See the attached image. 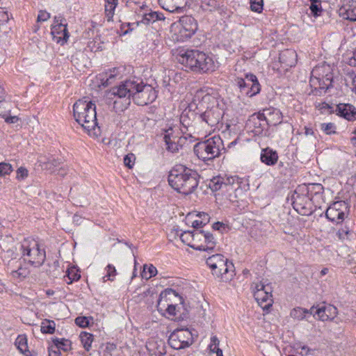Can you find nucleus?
I'll use <instances>...</instances> for the list:
<instances>
[{"instance_id":"1","label":"nucleus","mask_w":356,"mask_h":356,"mask_svg":"<svg viewBox=\"0 0 356 356\" xmlns=\"http://www.w3.org/2000/svg\"><path fill=\"white\" fill-rule=\"evenodd\" d=\"M224 115L219 99L204 90H199L193 95L192 102L181 113L180 122L184 129L191 125V118L202 120L208 126L217 125Z\"/></svg>"},{"instance_id":"2","label":"nucleus","mask_w":356,"mask_h":356,"mask_svg":"<svg viewBox=\"0 0 356 356\" xmlns=\"http://www.w3.org/2000/svg\"><path fill=\"white\" fill-rule=\"evenodd\" d=\"M113 95L122 102L115 99L113 107L116 111H122L130 104V98L132 97L135 103L140 106L147 105L153 102L156 98V91L148 84H144L138 79H130L120 83L118 86L113 87L110 90Z\"/></svg>"},{"instance_id":"3","label":"nucleus","mask_w":356,"mask_h":356,"mask_svg":"<svg viewBox=\"0 0 356 356\" xmlns=\"http://www.w3.org/2000/svg\"><path fill=\"white\" fill-rule=\"evenodd\" d=\"M176 59L186 69L195 72H213L217 67L212 57L197 50L179 49Z\"/></svg>"},{"instance_id":"4","label":"nucleus","mask_w":356,"mask_h":356,"mask_svg":"<svg viewBox=\"0 0 356 356\" xmlns=\"http://www.w3.org/2000/svg\"><path fill=\"white\" fill-rule=\"evenodd\" d=\"M73 113L76 121L87 133L93 137L100 135V127L97 122L95 104L88 98L77 100L73 106Z\"/></svg>"},{"instance_id":"5","label":"nucleus","mask_w":356,"mask_h":356,"mask_svg":"<svg viewBox=\"0 0 356 356\" xmlns=\"http://www.w3.org/2000/svg\"><path fill=\"white\" fill-rule=\"evenodd\" d=\"M170 186L179 193L189 195L199 184V175L195 170L183 165H177L168 175Z\"/></svg>"},{"instance_id":"6","label":"nucleus","mask_w":356,"mask_h":356,"mask_svg":"<svg viewBox=\"0 0 356 356\" xmlns=\"http://www.w3.org/2000/svg\"><path fill=\"white\" fill-rule=\"evenodd\" d=\"M17 250L24 262L34 268L42 266L46 259L45 250L33 238H24Z\"/></svg>"},{"instance_id":"7","label":"nucleus","mask_w":356,"mask_h":356,"mask_svg":"<svg viewBox=\"0 0 356 356\" xmlns=\"http://www.w3.org/2000/svg\"><path fill=\"white\" fill-rule=\"evenodd\" d=\"M183 298L172 289L162 291L157 302L158 311L169 318L177 316L183 307Z\"/></svg>"},{"instance_id":"8","label":"nucleus","mask_w":356,"mask_h":356,"mask_svg":"<svg viewBox=\"0 0 356 356\" xmlns=\"http://www.w3.org/2000/svg\"><path fill=\"white\" fill-rule=\"evenodd\" d=\"M181 242L197 250H211L216 242L212 234L203 230L186 231L180 234Z\"/></svg>"},{"instance_id":"9","label":"nucleus","mask_w":356,"mask_h":356,"mask_svg":"<svg viewBox=\"0 0 356 356\" xmlns=\"http://www.w3.org/2000/svg\"><path fill=\"white\" fill-rule=\"evenodd\" d=\"M222 150H224L223 143L218 136H213L194 146L195 154L203 161L211 160L218 156Z\"/></svg>"},{"instance_id":"10","label":"nucleus","mask_w":356,"mask_h":356,"mask_svg":"<svg viewBox=\"0 0 356 356\" xmlns=\"http://www.w3.org/2000/svg\"><path fill=\"white\" fill-rule=\"evenodd\" d=\"M207 264L212 273L223 282H227L234 276V266L220 254H213L207 259Z\"/></svg>"},{"instance_id":"11","label":"nucleus","mask_w":356,"mask_h":356,"mask_svg":"<svg viewBox=\"0 0 356 356\" xmlns=\"http://www.w3.org/2000/svg\"><path fill=\"white\" fill-rule=\"evenodd\" d=\"M170 29L172 32L178 34L181 40H185L195 34L197 30V23L193 17L186 15L173 23Z\"/></svg>"},{"instance_id":"12","label":"nucleus","mask_w":356,"mask_h":356,"mask_svg":"<svg viewBox=\"0 0 356 356\" xmlns=\"http://www.w3.org/2000/svg\"><path fill=\"white\" fill-rule=\"evenodd\" d=\"M252 289L256 301L263 309H268L273 305L272 287L270 284L261 281L254 283Z\"/></svg>"},{"instance_id":"13","label":"nucleus","mask_w":356,"mask_h":356,"mask_svg":"<svg viewBox=\"0 0 356 356\" xmlns=\"http://www.w3.org/2000/svg\"><path fill=\"white\" fill-rule=\"evenodd\" d=\"M193 342V334L188 329H177L169 337L168 343L175 350L189 347Z\"/></svg>"},{"instance_id":"14","label":"nucleus","mask_w":356,"mask_h":356,"mask_svg":"<svg viewBox=\"0 0 356 356\" xmlns=\"http://www.w3.org/2000/svg\"><path fill=\"white\" fill-rule=\"evenodd\" d=\"M243 179L237 176L226 177L222 193L230 201L234 202L243 193Z\"/></svg>"},{"instance_id":"15","label":"nucleus","mask_w":356,"mask_h":356,"mask_svg":"<svg viewBox=\"0 0 356 356\" xmlns=\"http://www.w3.org/2000/svg\"><path fill=\"white\" fill-rule=\"evenodd\" d=\"M293 207L299 213L308 216L312 213V197L306 193L299 191V186L296 188L292 196Z\"/></svg>"},{"instance_id":"16","label":"nucleus","mask_w":356,"mask_h":356,"mask_svg":"<svg viewBox=\"0 0 356 356\" xmlns=\"http://www.w3.org/2000/svg\"><path fill=\"white\" fill-rule=\"evenodd\" d=\"M348 212V204L344 201H337L327 209L325 216L330 221L340 223L347 216Z\"/></svg>"},{"instance_id":"17","label":"nucleus","mask_w":356,"mask_h":356,"mask_svg":"<svg viewBox=\"0 0 356 356\" xmlns=\"http://www.w3.org/2000/svg\"><path fill=\"white\" fill-rule=\"evenodd\" d=\"M337 309L333 305H322L318 307H312L310 314L316 319L322 321L333 320L337 315Z\"/></svg>"},{"instance_id":"18","label":"nucleus","mask_w":356,"mask_h":356,"mask_svg":"<svg viewBox=\"0 0 356 356\" xmlns=\"http://www.w3.org/2000/svg\"><path fill=\"white\" fill-rule=\"evenodd\" d=\"M246 127L255 135L261 134L267 127L265 116L260 112L252 114L246 122Z\"/></svg>"},{"instance_id":"19","label":"nucleus","mask_w":356,"mask_h":356,"mask_svg":"<svg viewBox=\"0 0 356 356\" xmlns=\"http://www.w3.org/2000/svg\"><path fill=\"white\" fill-rule=\"evenodd\" d=\"M339 15L344 19L355 22L356 1L354 0H343L339 9Z\"/></svg>"},{"instance_id":"20","label":"nucleus","mask_w":356,"mask_h":356,"mask_svg":"<svg viewBox=\"0 0 356 356\" xmlns=\"http://www.w3.org/2000/svg\"><path fill=\"white\" fill-rule=\"evenodd\" d=\"M163 140L166 145V149L170 152L171 145L176 142L183 129L178 124H170L164 129Z\"/></svg>"},{"instance_id":"21","label":"nucleus","mask_w":356,"mask_h":356,"mask_svg":"<svg viewBox=\"0 0 356 356\" xmlns=\"http://www.w3.org/2000/svg\"><path fill=\"white\" fill-rule=\"evenodd\" d=\"M195 140V138L194 136L183 130V134H181L176 142L171 145L170 152L172 153L177 152L181 148L189 147Z\"/></svg>"},{"instance_id":"22","label":"nucleus","mask_w":356,"mask_h":356,"mask_svg":"<svg viewBox=\"0 0 356 356\" xmlns=\"http://www.w3.org/2000/svg\"><path fill=\"white\" fill-rule=\"evenodd\" d=\"M160 6L170 13L183 12L188 3V0H159Z\"/></svg>"},{"instance_id":"23","label":"nucleus","mask_w":356,"mask_h":356,"mask_svg":"<svg viewBox=\"0 0 356 356\" xmlns=\"http://www.w3.org/2000/svg\"><path fill=\"white\" fill-rule=\"evenodd\" d=\"M261 114L265 116V120L266 121L267 125H277L280 124L282 120V113L277 108H266L264 110Z\"/></svg>"},{"instance_id":"24","label":"nucleus","mask_w":356,"mask_h":356,"mask_svg":"<svg viewBox=\"0 0 356 356\" xmlns=\"http://www.w3.org/2000/svg\"><path fill=\"white\" fill-rule=\"evenodd\" d=\"M337 115L344 118L348 120H356V108L349 104H339L336 108Z\"/></svg>"},{"instance_id":"25","label":"nucleus","mask_w":356,"mask_h":356,"mask_svg":"<svg viewBox=\"0 0 356 356\" xmlns=\"http://www.w3.org/2000/svg\"><path fill=\"white\" fill-rule=\"evenodd\" d=\"M51 34L54 40L57 42H61V44L66 42L69 38L67 26L52 25Z\"/></svg>"},{"instance_id":"26","label":"nucleus","mask_w":356,"mask_h":356,"mask_svg":"<svg viewBox=\"0 0 356 356\" xmlns=\"http://www.w3.org/2000/svg\"><path fill=\"white\" fill-rule=\"evenodd\" d=\"M299 191L306 193L312 200L314 195H321L323 192V186L321 184L312 183L308 185L299 186Z\"/></svg>"},{"instance_id":"27","label":"nucleus","mask_w":356,"mask_h":356,"mask_svg":"<svg viewBox=\"0 0 356 356\" xmlns=\"http://www.w3.org/2000/svg\"><path fill=\"white\" fill-rule=\"evenodd\" d=\"M278 160V155L275 151L270 148L262 149L261 153V161L268 165H275Z\"/></svg>"},{"instance_id":"28","label":"nucleus","mask_w":356,"mask_h":356,"mask_svg":"<svg viewBox=\"0 0 356 356\" xmlns=\"http://www.w3.org/2000/svg\"><path fill=\"white\" fill-rule=\"evenodd\" d=\"M280 60L286 67H292L296 65L297 61L296 52L291 49H286L280 54Z\"/></svg>"},{"instance_id":"29","label":"nucleus","mask_w":356,"mask_h":356,"mask_svg":"<svg viewBox=\"0 0 356 356\" xmlns=\"http://www.w3.org/2000/svg\"><path fill=\"white\" fill-rule=\"evenodd\" d=\"M118 75V70L117 68H113L110 70L108 72L100 74L99 79L103 86H108L113 82Z\"/></svg>"},{"instance_id":"30","label":"nucleus","mask_w":356,"mask_h":356,"mask_svg":"<svg viewBox=\"0 0 356 356\" xmlns=\"http://www.w3.org/2000/svg\"><path fill=\"white\" fill-rule=\"evenodd\" d=\"M259 348L263 356H275L279 352L277 347L273 343L268 341L263 342L259 346Z\"/></svg>"},{"instance_id":"31","label":"nucleus","mask_w":356,"mask_h":356,"mask_svg":"<svg viewBox=\"0 0 356 356\" xmlns=\"http://www.w3.org/2000/svg\"><path fill=\"white\" fill-rule=\"evenodd\" d=\"M15 344L22 354L25 356H31L28 348L27 339L24 335H19L15 340Z\"/></svg>"},{"instance_id":"32","label":"nucleus","mask_w":356,"mask_h":356,"mask_svg":"<svg viewBox=\"0 0 356 356\" xmlns=\"http://www.w3.org/2000/svg\"><path fill=\"white\" fill-rule=\"evenodd\" d=\"M164 19L165 17L162 13L157 12H150L143 15L141 22L145 24H148L158 20H163Z\"/></svg>"},{"instance_id":"33","label":"nucleus","mask_w":356,"mask_h":356,"mask_svg":"<svg viewBox=\"0 0 356 356\" xmlns=\"http://www.w3.org/2000/svg\"><path fill=\"white\" fill-rule=\"evenodd\" d=\"M225 177L220 176L213 177L209 182V187L212 191L223 190Z\"/></svg>"},{"instance_id":"34","label":"nucleus","mask_w":356,"mask_h":356,"mask_svg":"<svg viewBox=\"0 0 356 356\" xmlns=\"http://www.w3.org/2000/svg\"><path fill=\"white\" fill-rule=\"evenodd\" d=\"M30 273H31L30 268L26 266H23L22 265H20L17 270H13L11 272V275H12L13 277L17 278L19 280H24L27 276H29Z\"/></svg>"},{"instance_id":"35","label":"nucleus","mask_w":356,"mask_h":356,"mask_svg":"<svg viewBox=\"0 0 356 356\" xmlns=\"http://www.w3.org/2000/svg\"><path fill=\"white\" fill-rule=\"evenodd\" d=\"M66 277L67 280H65V282L67 284H70L74 281H78L81 277V275L75 266H71L66 271Z\"/></svg>"},{"instance_id":"36","label":"nucleus","mask_w":356,"mask_h":356,"mask_svg":"<svg viewBox=\"0 0 356 356\" xmlns=\"http://www.w3.org/2000/svg\"><path fill=\"white\" fill-rule=\"evenodd\" d=\"M53 342L55 345V348L56 351L60 352V350L67 352L71 348V341L68 339H55L53 340Z\"/></svg>"},{"instance_id":"37","label":"nucleus","mask_w":356,"mask_h":356,"mask_svg":"<svg viewBox=\"0 0 356 356\" xmlns=\"http://www.w3.org/2000/svg\"><path fill=\"white\" fill-rule=\"evenodd\" d=\"M105 13L108 21L113 17L114 11L118 4V0H105Z\"/></svg>"},{"instance_id":"38","label":"nucleus","mask_w":356,"mask_h":356,"mask_svg":"<svg viewBox=\"0 0 356 356\" xmlns=\"http://www.w3.org/2000/svg\"><path fill=\"white\" fill-rule=\"evenodd\" d=\"M157 274L156 268L152 264H145L143 266V270L141 273V277L145 280H149L154 277Z\"/></svg>"},{"instance_id":"39","label":"nucleus","mask_w":356,"mask_h":356,"mask_svg":"<svg viewBox=\"0 0 356 356\" xmlns=\"http://www.w3.org/2000/svg\"><path fill=\"white\" fill-rule=\"evenodd\" d=\"M256 81V76L252 74H250L246 75L245 79H238L237 83L241 91L245 92V91L247 90L248 88H249L251 81Z\"/></svg>"},{"instance_id":"40","label":"nucleus","mask_w":356,"mask_h":356,"mask_svg":"<svg viewBox=\"0 0 356 356\" xmlns=\"http://www.w3.org/2000/svg\"><path fill=\"white\" fill-rule=\"evenodd\" d=\"M56 323L54 321L45 319L41 323L42 333L53 334L55 331Z\"/></svg>"},{"instance_id":"41","label":"nucleus","mask_w":356,"mask_h":356,"mask_svg":"<svg viewBox=\"0 0 356 356\" xmlns=\"http://www.w3.org/2000/svg\"><path fill=\"white\" fill-rule=\"evenodd\" d=\"M80 339L83 348L88 351L93 341V335L90 333L83 332L80 334Z\"/></svg>"},{"instance_id":"42","label":"nucleus","mask_w":356,"mask_h":356,"mask_svg":"<svg viewBox=\"0 0 356 356\" xmlns=\"http://www.w3.org/2000/svg\"><path fill=\"white\" fill-rule=\"evenodd\" d=\"M308 313H310V309L307 310L301 307H297L291 312V316L294 319L300 321L304 319Z\"/></svg>"},{"instance_id":"43","label":"nucleus","mask_w":356,"mask_h":356,"mask_svg":"<svg viewBox=\"0 0 356 356\" xmlns=\"http://www.w3.org/2000/svg\"><path fill=\"white\" fill-rule=\"evenodd\" d=\"M205 11L213 12L220 7V3L216 0H205L202 5Z\"/></svg>"},{"instance_id":"44","label":"nucleus","mask_w":356,"mask_h":356,"mask_svg":"<svg viewBox=\"0 0 356 356\" xmlns=\"http://www.w3.org/2000/svg\"><path fill=\"white\" fill-rule=\"evenodd\" d=\"M106 274L103 277V282H106L108 280L113 281L117 275V270L114 266L108 264L106 267Z\"/></svg>"},{"instance_id":"45","label":"nucleus","mask_w":356,"mask_h":356,"mask_svg":"<svg viewBox=\"0 0 356 356\" xmlns=\"http://www.w3.org/2000/svg\"><path fill=\"white\" fill-rule=\"evenodd\" d=\"M259 91L260 86L257 79L256 78V81H251L249 88H248L247 90L245 91V93L249 97H252L259 93Z\"/></svg>"},{"instance_id":"46","label":"nucleus","mask_w":356,"mask_h":356,"mask_svg":"<svg viewBox=\"0 0 356 356\" xmlns=\"http://www.w3.org/2000/svg\"><path fill=\"white\" fill-rule=\"evenodd\" d=\"M321 129L326 134L330 135L336 133V126L332 122L321 124Z\"/></svg>"},{"instance_id":"47","label":"nucleus","mask_w":356,"mask_h":356,"mask_svg":"<svg viewBox=\"0 0 356 356\" xmlns=\"http://www.w3.org/2000/svg\"><path fill=\"white\" fill-rule=\"evenodd\" d=\"M263 0H250V8L252 11L260 13L263 10Z\"/></svg>"},{"instance_id":"48","label":"nucleus","mask_w":356,"mask_h":356,"mask_svg":"<svg viewBox=\"0 0 356 356\" xmlns=\"http://www.w3.org/2000/svg\"><path fill=\"white\" fill-rule=\"evenodd\" d=\"M13 170V167L10 163H0V177L9 175Z\"/></svg>"},{"instance_id":"49","label":"nucleus","mask_w":356,"mask_h":356,"mask_svg":"<svg viewBox=\"0 0 356 356\" xmlns=\"http://www.w3.org/2000/svg\"><path fill=\"white\" fill-rule=\"evenodd\" d=\"M136 156L134 154H128L124 158V163L129 168H132L135 164Z\"/></svg>"},{"instance_id":"50","label":"nucleus","mask_w":356,"mask_h":356,"mask_svg":"<svg viewBox=\"0 0 356 356\" xmlns=\"http://www.w3.org/2000/svg\"><path fill=\"white\" fill-rule=\"evenodd\" d=\"M218 346H219L218 339L217 338L216 336H213L211 338V343L209 344V346L210 351L212 353H216L217 354L218 350H221L220 348H219Z\"/></svg>"},{"instance_id":"51","label":"nucleus","mask_w":356,"mask_h":356,"mask_svg":"<svg viewBox=\"0 0 356 356\" xmlns=\"http://www.w3.org/2000/svg\"><path fill=\"white\" fill-rule=\"evenodd\" d=\"M29 175V172L26 168L24 167H20L17 170V179L19 181H22L25 179Z\"/></svg>"},{"instance_id":"52","label":"nucleus","mask_w":356,"mask_h":356,"mask_svg":"<svg viewBox=\"0 0 356 356\" xmlns=\"http://www.w3.org/2000/svg\"><path fill=\"white\" fill-rule=\"evenodd\" d=\"M310 10L314 15H319L320 13L321 12V6L319 1H316L315 3H312L310 6Z\"/></svg>"},{"instance_id":"53","label":"nucleus","mask_w":356,"mask_h":356,"mask_svg":"<svg viewBox=\"0 0 356 356\" xmlns=\"http://www.w3.org/2000/svg\"><path fill=\"white\" fill-rule=\"evenodd\" d=\"M75 323L81 327H86L89 325V319L86 316H79L76 318Z\"/></svg>"},{"instance_id":"54","label":"nucleus","mask_w":356,"mask_h":356,"mask_svg":"<svg viewBox=\"0 0 356 356\" xmlns=\"http://www.w3.org/2000/svg\"><path fill=\"white\" fill-rule=\"evenodd\" d=\"M321 70V67L317 66L313 69L312 71V77L310 82L312 83H314L315 81H318L320 79V71Z\"/></svg>"},{"instance_id":"55","label":"nucleus","mask_w":356,"mask_h":356,"mask_svg":"<svg viewBox=\"0 0 356 356\" xmlns=\"http://www.w3.org/2000/svg\"><path fill=\"white\" fill-rule=\"evenodd\" d=\"M351 233H350V231L349 230L348 228H343V229H339L337 233V235L338 236L339 238L341 239V240H345V239H347L348 238V235H350Z\"/></svg>"},{"instance_id":"56","label":"nucleus","mask_w":356,"mask_h":356,"mask_svg":"<svg viewBox=\"0 0 356 356\" xmlns=\"http://www.w3.org/2000/svg\"><path fill=\"white\" fill-rule=\"evenodd\" d=\"M50 13H49L48 12L45 10H40L38 15L37 21L38 22H46L50 18Z\"/></svg>"},{"instance_id":"57","label":"nucleus","mask_w":356,"mask_h":356,"mask_svg":"<svg viewBox=\"0 0 356 356\" xmlns=\"http://www.w3.org/2000/svg\"><path fill=\"white\" fill-rule=\"evenodd\" d=\"M197 216L199 217V219L201 220L200 224H203L204 225H207L210 220V217L209 214L207 213H199L197 214Z\"/></svg>"},{"instance_id":"58","label":"nucleus","mask_w":356,"mask_h":356,"mask_svg":"<svg viewBox=\"0 0 356 356\" xmlns=\"http://www.w3.org/2000/svg\"><path fill=\"white\" fill-rule=\"evenodd\" d=\"M65 21V19L62 16H56L53 25L67 26V24L64 23Z\"/></svg>"},{"instance_id":"59","label":"nucleus","mask_w":356,"mask_h":356,"mask_svg":"<svg viewBox=\"0 0 356 356\" xmlns=\"http://www.w3.org/2000/svg\"><path fill=\"white\" fill-rule=\"evenodd\" d=\"M3 118L5 119V121L7 123H10V124L16 123L19 120L17 116H5V115H3Z\"/></svg>"},{"instance_id":"60","label":"nucleus","mask_w":356,"mask_h":356,"mask_svg":"<svg viewBox=\"0 0 356 356\" xmlns=\"http://www.w3.org/2000/svg\"><path fill=\"white\" fill-rule=\"evenodd\" d=\"M183 232H181V230H179V229L177 228H174V229H172L170 234H169V236H174V238H176L177 236H179V238H180V234H181Z\"/></svg>"},{"instance_id":"61","label":"nucleus","mask_w":356,"mask_h":356,"mask_svg":"<svg viewBox=\"0 0 356 356\" xmlns=\"http://www.w3.org/2000/svg\"><path fill=\"white\" fill-rule=\"evenodd\" d=\"M200 219H197V220H195L192 223V225L194 228H198V227H202L204 226L203 224H200Z\"/></svg>"},{"instance_id":"62","label":"nucleus","mask_w":356,"mask_h":356,"mask_svg":"<svg viewBox=\"0 0 356 356\" xmlns=\"http://www.w3.org/2000/svg\"><path fill=\"white\" fill-rule=\"evenodd\" d=\"M222 225H223V224L222 222H217L213 223L212 227L214 229L219 230L220 229V227H222Z\"/></svg>"},{"instance_id":"63","label":"nucleus","mask_w":356,"mask_h":356,"mask_svg":"<svg viewBox=\"0 0 356 356\" xmlns=\"http://www.w3.org/2000/svg\"><path fill=\"white\" fill-rule=\"evenodd\" d=\"M49 356H61L60 352L51 350L49 351Z\"/></svg>"},{"instance_id":"64","label":"nucleus","mask_w":356,"mask_h":356,"mask_svg":"<svg viewBox=\"0 0 356 356\" xmlns=\"http://www.w3.org/2000/svg\"><path fill=\"white\" fill-rule=\"evenodd\" d=\"M353 91L356 94V74L353 78Z\"/></svg>"}]
</instances>
